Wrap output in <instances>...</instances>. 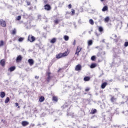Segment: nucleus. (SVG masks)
I'll list each match as a JSON object with an SVG mask.
<instances>
[{"label":"nucleus","instance_id":"nucleus-1","mask_svg":"<svg viewBox=\"0 0 128 128\" xmlns=\"http://www.w3.org/2000/svg\"><path fill=\"white\" fill-rule=\"evenodd\" d=\"M70 49L68 48L66 51H65L64 53H60L56 55V58L57 60H60V58H64L65 56H68L70 54Z\"/></svg>","mask_w":128,"mask_h":128},{"label":"nucleus","instance_id":"nucleus-2","mask_svg":"<svg viewBox=\"0 0 128 128\" xmlns=\"http://www.w3.org/2000/svg\"><path fill=\"white\" fill-rule=\"evenodd\" d=\"M52 72L50 71H47L46 72V77L45 78V82L46 84H49L50 82L52 80Z\"/></svg>","mask_w":128,"mask_h":128},{"label":"nucleus","instance_id":"nucleus-3","mask_svg":"<svg viewBox=\"0 0 128 128\" xmlns=\"http://www.w3.org/2000/svg\"><path fill=\"white\" fill-rule=\"evenodd\" d=\"M28 40L30 42H36V37L32 34H30L28 36Z\"/></svg>","mask_w":128,"mask_h":128},{"label":"nucleus","instance_id":"nucleus-4","mask_svg":"<svg viewBox=\"0 0 128 128\" xmlns=\"http://www.w3.org/2000/svg\"><path fill=\"white\" fill-rule=\"evenodd\" d=\"M82 48L80 47V46H78L76 47L75 54L77 56H80V52L82 51Z\"/></svg>","mask_w":128,"mask_h":128},{"label":"nucleus","instance_id":"nucleus-5","mask_svg":"<svg viewBox=\"0 0 128 128\" xmlns=\"http://www.w3.org/2000/svg\"><path fill=\"white\" fill-rule=\"evenodd\" d=\"M0 26L2 28H6V22L2 19L0 20Z\"/></svg>","mask_w":128,"mask_h":128},{"label":"nucleus","instance_id":"nucleus-6","mask_svg":"<svg viewBox=\"0 0 128 128\" xmlns=\"http://www.w3.org/2000/svg\"><path fill=\"white\" fill-rule=\"evenodd\" d=\"M75 70L76 72H80L82 70V65H80V64L76 65L75 67Z\"/></svg>","mask_w":128,"mask_h":128},{"label":"nucleus","instance_id":"nucleus-7","mask_svg":"<svg viewBox=\"0 0 128 128\" xmlns=\"http://www.w3.org/2000/svg\"><path fill=\"white\" fill-rule=\"evenodd\" d=\"M44 8L46 10H52V7L48 4L44 5Z\"/></svg>","mask_w":128,"mask_h":128},{"label":"nucleus","instance_id":"nucleus-8","mask_svg":"<svg viewBox=\"0 0 128 128\" xmlns=\"http://www.w3.org/2000/svg\"><path fill=\"white\" fill-rule=\"evenodd\" d=\"M22 57L20 55H18L16 58V62H22Z\"/></svg>","mask_w":128,"mask_h":128},{"label":"nucleus","instance_id":"nucleus-9","mask_svg":"<svg viewBox=\"0 0 128 128\" xmlns=\"http://www.w3.org/2000/svg\"><path fill=\"white\" fill-rule=\"evenodd\" d=\"M0 64L2 66H6V60L4 59L0 60Z\"/></svg>","mask_w":128,"mask_h":128},{"label":"nucleus","instance_id":"nucleus-10","mask_svg":"<svg viewBox=\"0 0 128 128\" xmlns=\"http://www.w3.org/2000/svg\"><path fill=\"white\" fill-rule=\"evenodd\" d=\"M22 126H28V124H30V122L27 121H22Z\"/></svg>","mask_w":128,"mask_h":128},{"label":"nucleus","instance_id":"nucleus-11","mask_svg":"<svg viewBox=\"0 0 128 128\" xmlns=\"http://www.w3.org/2000/svg\"><path fill=\"white\" fill-rule=\"evenodd\" d=\"M28 62L29 63L30 66H33L34 64V60L32 58H30L28 60Z\"/></svg>","mask_w":128,"mask_h":128},{"label":"nucleus","instance_id":"nucleus-12","mask_svg":"<svg viewBox=\"0 0 128 128\" xmlns=\"http://www.w3.org/2000/svg\"><path fill=\"white\" fill-rule=\"evenodd\" d=\"M106 86H108V82H104L103 83H102V85H101V88H105L106 87Z\"/></svg>","mask_w":128,"mask_h":128},{"label":"nucleus","instance_id":"nucleus-13","mask_svg":"<svg viewBox=\"0 0 128 128\" xmlns=\"http://www.w3.org/2000/svg\"><path fill=\"white\" fill-rule=\"evenodd\" d=\"M16 70V66H13L12 67H10V68H8V72H14V70Z\"/></svg>","mask_w":128,"mask_h":128},{"label":"nucleus","instance_id":"nucleus-14","mask_svg":"<svg viewBox=\"0 0 128 128\" xmlns=\"http://www.w3.org/2000/svg\"><path fill=\"white\" fill-rule=\"evenodd\" d=\"M89 80H90V76H85L84 78V82H89Z\"/></svg>","mask_w":128,"mask_h":128},{"label":"nucleus","instance_id":"nucleus-15","mask_svg":"<svg viewBox=\"0 0 128 128\" xmlns=\"http://www.w3.org/2000/svg\"><path fill=\"white\" fill-rule=\"evenodd\" d=\"M0 96L2 98H4V96H6V93L4 92H0Z\"/></svg>","mask_w":128,"mask_h":128},{"label":"nucleus","instance_id":"nucleus-16","mask_svg":"<svg viewBox=\"0 0 128 128\" xmlns=\"http://www.w3.org/2000/svg\"><path fill=\"white\" fill-rule=\"evenodd\" d=\"M44 101V96H41L39 98V102H42Z\"/></svg>","mask_w":128,"mask_h":128},{"label":"nucleus","instance_id":"nucleus-17","mask_svg":"<svg viewBox=\"0 0 128 128\" xmlns=\"http://www.w3.org/2000/svg\"><path fill=\"white\" fill-rule=\"evenodd\" d=\"M96 67V64L95 63H92L91 64L90 68H94Z\"/></svg>","mask_w":128,"mask_h":128},{"label":"nucleus","instance_id":"nucleus-18","mask_svg":"<svg viewBox=\"0 0 128 128\" xmlns=\"http://www.w3.org/2000/svg\"><path fill=\"white\" fill-rule=\"evenodd\" d=\"M114 38H116V39H114V42H118V36L116 34H114Z\"/></svg>","mask_w":128,"mask_h":128},{"label":"nucleus","instance_id":"nucleus-19","mask_svg":"<svg viewBox=\"0 0 128 128\" xmlns=\"http://www.w3.org/2000/svg\"><path fill=\"white\" fill-rule=\"evenodd\" d=\"M52 100L54 102H57L58 100V97L56 96H53Z\"/></svg>","mask_w":128,"mask_h":128},{"label":"nucleus","instance_id":"nucleus-20","mask_svg":"<svg viewBox=\"0 0 128 128\" xmlns=\"http://www.w3.org/2000/svg\"><path fill=\"white\" fill-rule=\"evenodd\" d=\"M110 100L112 102H114L116 100V98H115L114 96H113L110 98Z\"/></svg>","mask_w":128,"mask_h":128},{"label":"nucleus","instance_id":"nucleus-21","mask_svg":"<svg viewBox=\"0 0 128 128\" xmlns=\"http://www.w3.org/2000/svg\"><path fill=\"white\" fill-rule=\"evenodd\" d=\"M108 10V6H104L102 9V12H106Z\"/></svg>","mask_w":128,"mask_h":128},{"label":"nucleus","instance_id":"nucleus-22","mask_svg":"<svg viewBox=\"0 0 128 128\" xmlns=\"http://www.w3.org/2000/svg\"><path fill=\"white\" fill-rule=\"evenodd\" d=\"M56 42V38H53L50 41V42L51 44H54V42Z\"/></svg>","mask_w":128,"mask_h":128},{"label":"nucleus","instance_id":"nucleus-23","mask_svg":"<svg viewBox=\"0 0 128 128\" xmlns=\"http://www.w3.org/2000/svg\"><path fill=\"white\" fill-rule=\"evenodd\" d=\"M88 46H90L92 44V40H89L88 42Z\"/></svg>","mask_w":128,"mask_h":128},{"label":"nucleus","instance_id":"nucleus-24","mask_svg":"<svg viewBox=\"0 0 128 128\" xmlns=\"http://www.w3.org/2000/svg\"><path fill=\"white\" fill-rule=\"evenodd\" d=\"M104 22H110V17L106 16V17L104 19Z\"/></svg>","mask_w":128,"mask_h":128},{"label":"nucleus","instance_id":"nucleus-25","mask_svg":"<svg viewBox=\"0 0 128 128\" xmlns=\"http://www.w3.org/2000/svg\"><path fill=\"white\" fill-rule=\"evenodd\" d=\"M89 22L90 24H92V26H94V20H92V19H90L89 20Z\"/></svg>","mask_w":128,"mask_h":128},{"label":"nucleus","instance_id":"nucleus-26","mask_svg":"<svg viewBox=\"0 0 128 128\" xmlns=\"http://www.w3.org/2000/svg\"><path fill=\"white\" fill-rule=\"evenodd\" d=\"M96 109L92 110L91 112H90V114H96Z\"/></svg>","mask_w":128,"mask_h":128},{"label":"nucleus","instance_id":"nucleus-27","mask_svg":"<svg viewBox=\"0 0 128 128\" xmlns=\"http://www.w3.org/2000/svg\"><path fill=\"white\" fill-rule=\"evenodd\" d=\"M4 44V40H2L0 41V48H2Z\"/></svg>","mask_w":128,"mask_h":128},{"label":"nucleus","instance_id":"nucleus-28","mask_svg":"<svg viewBox=\"0 0 128 128\" xmlns=\"http://www.w3.org/2000/svg\"><path fill=\"white\" fill-rule=\"evenodd\" d=\"M98 31L100 32H104V28H102V26H99Z\"/></svg>","mask_w":128,"mask_h":128},{"label":"nucleus","instance_id":"nucleus-29","mask_svg":"<svg viewBox=\"0 0 128 128\" xmlns=\"http://www.w3.org/2000/svg\"><path fill=\"white\" fill-rule=\"evenodd\" d=\"M71 12V16H74V14H76V10H74V9H72Z\"/></svg>","mask_w":128,"mask_h":128},{"label":"nucleus","instance_id":"nucleus-30","mask_svg":"<svg viewBox=\"0 0 128 128\" xmlns=\"http://www.w3.org/2000/svg\"><path fill=\"white\" fill-rule=\"evenodd\" d=\"M26 4H27V6H32V4L30 3V1L28 0H26Z\"/></svg>","mask_w":128,"mask_h":128},{"label":"nucleus","instance_id":"nucleus-31","mask_svg":"<svg viewBox=\"0 0 128 128\" xmlns=\"http://www.w3.org/2000/svg\"><path fill=\"white\" fill-rule=\"evenodd\" d=\"M8 102H10V98L7 97L6 99V100H4V103L5 104H8Z\"/></svg>","mask_w":128,"mask_h":128},{"label":"nucleus","instance_id":"nucleus-32","mask_svg":"<svg viewBox=\"0 0 128 128\" xmlns=\"http://www.w3.org/2000/svg\"><path fill=\"white\" fill-rule=\"evenodd\" d=\"M58 22H60V20H54V24H58Z\"/></svg>","mask_w":128,"mask_h":128},{"label":"nucleus","instance_id":"nucleus-33","mask_svg":"<svg viewBox=\"0 0 128 128\" xmlns=\"http://www.w3.org/2000/svg\"><path fill=\"white\" fill-rule=\"evenodd\" d=\"M16 34V28H14V29L12 30V34Z\"/></svg>","mask_w":128,"mask_h":128},{"label":"nucleus","instance_id":"nucleus-34","mask_svg":"<svg viewBox=\"0 0 128 128\" xmlns=\"http://www.w3.org/2000/svg\"><path fill=\"white\" fill-rule=\"evenodd\" d=\"M64 40H66V41H68L69 39L68 36L66 35L64 36Z\"/></svg>","mask_w":128,"mask_h":128},{"label":"nucleus","instance_id":"nucleus-35","mask_svg":"<svg viewBox=\"0 0 128 128\" xmlns=\"http://www.w3.org/2000/svg\"><path fill=\"white\" fill-rule=\"evenodd\" d=\"M22 19V16H18L16 17V20H20Z\"/></svg>","mask_w":128,"mask_h":128},{"label":"nucleus","instance_id":"nucleus-36","mask_svg":"<svg viewBox=\"0 0 128 128\" xmlns=\"http://www.w3.org/2000/svg\"><path fill=\"white\" fill-rule=\"evenodd\" d=\"M92 60H96V56H92L91 58Z\"/></svg>","mask_w":128,"mask_h":128},{"label":"nucleus","instance_id":"nucleus-37","mask_svg":"<svg viewBox=\"0 0 128 128\" xmlns=\"http://www.w3.org/2000/svg\"><path fill=\"white\" fill-rule=\"evenodd\" d=\"M24 40V38H18V42H22Z\"/></svg>","mask_w":128,"mask_h":128},{"label":"nucleus","instance_id":"nucleus-38","mask_svg":"<svg viewBox=\"0 0 128 128\" xmlns=\"http://www.w3.org/2000/svg\"><path fill=\"white\" fill-rule=\"evenodd\" d=\"M124 46L126 47L128 46V42H125V43L124 44Z\"/></svg>","mask_w":128,"mask_h":128},{"label":"nucleus","instance_id":"nucleus-39","mask_svg":"<svg viewBox=\"0 0 128 128\" xmlns=\"http://www.w3.org/2000/svg\"><path fill=\"white\" fill-rule=\"evenodd\" d=\"M16 106H18V108H20V106H18V103H15Z\"/></svg>","mask_w":128,"mask_h":128},{"label":"nucleus","instance_id":"nucleus-40","mask_svg":"<svg viewBox=\"0 0 128 128\" xmlns=\"http://www.w3.org/2000/svg\"><path fill=\"white\" fill-rule=\"evenodd\" d=\"M90 88H87L85 89V92H88L90 90Z\"/></svg>","mask_w":128,"mask_h":128},{"label":"nucleus","instance_id":"nucleus-41","mask_svg":"<svg viewBox=\"0 0 128 128\" xmlns=\"http://www.w3.org/2000/svg\"><path fill=\"white\" fill-rule=\"evenodd\" d=\"M68 8L70 9L72 8V4H69L68 5Z\"/></svg>","mask_w":128,"mask_h":128},{"label":"nucleus","instance_id":"nucleus-42","mask_svg":"<svg viewBox=\"0 0 128 128\" xmlns=\"http://www.w3.org/2000/svg\"><path fill=\"white\" fill-rule=\"evenodd\" d=\"M76 40H74L73 42V46H76Z\"/></svg>","mask_w":128,"mask_h":128},{"label":"nucleus","instance_id":"nucleus-43","mask_svg":"<svg viewBox=\"0 0 128 128\" xmlns=\"http://www.w3.org/2000/svg\"><path fill=\"white\" fill-rule=\"evenodd\" d=\"M35 78H36V80H38V78H40V76H35Z\"/></svg>","mask_w":128,"mask_h":128},{"label":"nucleus","instance_id":"nucleus-44","mask_svg":"<svg viewBox=\"0 0 128 128\" xmlns=\"http://www.w3.org/2000/svg\"><path fill=\"white\" fill-rule=\"evenodd\" d=\"M60 70H62V68H59L58 69V72H60Z\"/></svg>","mask_w":128,"mask_h":128},{"label":"nucleus","instance_id":"nucleus-45","mask_svg":"<svg viewBox=\"0 0 128 128\" xmlns=\"http://www.w3.org/2000/svg\"><path fill=\"white\" fill-rule=\"evenodd\" d=\"M30 126H32V127L34 126V124H30Z\"/></svg>","mask_w":128,"mask_h":128},{"label":"nucleus","instance_id":"nucleus-46","mask_svg":"<svg viewBox=\"0 0 128 128\" xmlns=\"http://www.w3.org/2000/svg\"><path fill=\"white\" fill-rule=\"evenodd\" d=\"M29 10H32V7H30V8H29Z\"/></svg>","mask_w":128,"mask_h":128},{"label":"nucleus","instance_id":"nucleus-47","mask_svg":"<svg viewBox=\"0 0 128 128\" xmlns=\"http://www.w3.org/2000/svg\"><path fill=\"white\" fill-rule=\"evenodd\" d=\"M122 104H124V102H122Z\"/></svg>","mask_w":128,"mask_h":128},{"label":"nucleus","instance_id":"nucleus-48","mask_svg":"<svg viewBox=\"0 0 128 128\" xmlns=\"http://www.w3.org/2000/svg\"><path fill=\"white\" fill-rule=\"evenodd\" d=\"M104 0H101L102 2H104Z\"/></svg>","mask_w":128,"mask_h":128}]
</instances>
